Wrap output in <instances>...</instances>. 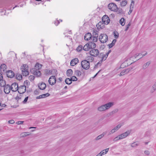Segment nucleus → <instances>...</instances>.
Masks as SVG:
<instances>
[{"mask_svg": "<svg viewBox=\"0 0 156 156\" xmlns=\"http://www.w3.org/2000/svg\"><path fill=\"white\" fill-rule=\"evenodd\" d=\"M5 85V82L3 80V78L0 80V86L1 87H4Z\"/></svg>", "mask_w": 156, "mask_h": 156, "instance_id": "473e14b6", "label": "nucleus"}, {"mask_svg": "<svg viewBox=\"0 0 156 156\" xmlns=\"http://www.w3.org/2000/svg\"><path fill=\"white\" fill-rule=\"evenodd\" d=\"M151 63L150 61H148L144 64L143 66V69H145L147 68L150 65Z\"/></svg>", "mask_w": 156, "mask_h": 156, "instance_id": "cd10ccee", "label": "nucleus"}, {"mask_svg": "<svg viewBox=\"0 0 156 156\" xmlns=\"http://www.w3.org/2000/svg\"><path fill=\"white\" fill-rule=\"evenodd\" d=\"M107 57L106 56V55H103V56H102V59H101V61H103L105 60L106 59Z\"/></svg>", "mask_w": 156, "mask_h": 156, "instance_id": "603ef678", "label": "nucleus"}, {"mask_svg": "<svg viewBox=\"0 0 156 156\" xmlns=\"http://www.w3.org/2000/svg\"><path fill=\"white\" fill-rule=\"evenodd\" d=\"M3 78L2 76V73H0V80H1Z\"/></svg>", "mask_w": 156, "mask_h": 156, "instance_id": "e2e57ef3", "label": "nucleus"}, {"mask_svg": "<svg viewBox=\"0 0 156 156\" xmlns=\"http://www.w3.org/2000/svg\"><path fill=\"white\" fill-rule=\"evenodd\" d=\"M102 20V22L106 25L108 24L110 22V20L109 17L106 15H105L103 16Z\"/></svg>", "mask_w": 156, "mask_h": 156, "instance_id": "9b49d317", "label": "nucleus"}, {"mask_svg": "<svg viewBox=\"0 0 156 156\" xmlns=\"http://www.w3.org/2000/svg\"><path fill=\"white\" fill-rule=\"evenodd\" d=\"M59 22L58 20H56L54 21V24L56 26H57L59 23Z\"/></svg>", "mask_w": 156, "mask_h": 156, "instance_id": "864d4df0", "label": "nucleus"}, {"mask_svg": "<svg viewBox=\"0 0 156 156\" xmlns=\"http://www.w3.org/2000/svg\"><path fill=\"white\" fill-rule=\"evenodd\" d=\"M38 87L41 90H44L46 87V84L44 83H41L39 84Z\"/></svg>", "mask_w": 156, "mask_h": 156, "instance_id": "5701e85b", "label": "nucleus"}, {"mask_svg": "<svg viewBox=\"0 0 156 156\" xmlns=\"http://www.w3.org/2000/svg\"><path fill=\"white\" fill-rule=\"evenodd\" d=\"M131 69H127L125 70H123L122 72H121L120 74V76H122L125 75V74H127L129 73L131 71Z\"/></svg>", "mask_w": 156, "mask_h": 156, "instance_id": "f3484780", "label": "nucleus"}, {"mask_svg": "<svg viewBox=\"0 0 156 156\" xmlns=\"http://www.w3.org/2000/svg\"><path fill=\"white\" fill-rule=\"evenodd\" d=\"M127 4V1L126 0L122 1L120 2V5L122 6H125Z\"/></svg>", "mask_w": 156, "mask_h": 156, "instance_id": "e433bc0d", "label": "nucleus"}, {"mask_svg": "<svg viewBox=\"0 0 156 156\" xmlns=\"http://www.w3.org/2000/svg\"><path fill=\"white\" fill-rule=\"evenodd\" d=\"M105 24L102 21L100 22L96 26L98 29H102L104 27Z\"/></svg>", "mask_w": 156, "mask_h": 156, "instance_id": "a211bd4d", "label": "nucleus"}, {"mask_svg": "<svg viewBox=\"0 0 156 156\" xmlns=\"http://www.w3.org/2000/svg\"><path fill=\"white\" fill-rule=\"evenodd\" d=\"M139 143L138 142H136L132 143L131 144V146L132 147H136L137 146H138L139 145Z\"/></svg>", "mask_w": 156, "mask_h": 156, "instance_id": "4c0bfd02", "label": "nucleus"}, {"mask_svg": "<svg viewBox=\"0 0 156 156\" xmlns=\"http://www.w3.org/2000/svg\"><path fill=\"white\" fill-rule=\"evenodd\" d=\"M91 50L90 51L89 54L90 55L93 57H96L99 54V51L98 49L92 48Z\"/></svg>", "mask_w": 156, "mask_h": 156, "instance_id": "6e6552de", "label": "nucleus"}, {"mask_svg": "<svg viewBox=\"0 0 156 156\" xmlns=\"http://www.w3.org/2000/svg\"><path fill=\"white\" fill-rule=\"evenodd\" d=\"M71 79L72 81H76L77 80V78L75 76H73L71 78Z\"/></svg>", "mask_w": 156, "mask_h": 156, "instance_id": "49530a36", "label": "nucleus"}, {"mask_svg": "<svg viewBox=\"0 0 156 156\" xmlns=\"http://www.w3.org/2000/svg\"><path fill=\"white\" fill-rule=\"evenodd\" d=\"M86 59L88 61H89V63L90 62H92L94 60V58L91 55H88L86 57Z\"/></svg>", "mask_w": 156, "mask_h": 156, "instance_id": "4be33fe9", "label": "nucleus"}, {"mask_svg": "<svg viewBox=\"0 0 156 156\" xmlns=\"http://www.w3.org/2000/svg\"><path fill=\"white\" fill-rule=\"evenodd\" d=\"M73 73V71L71 69H69L67 71V75L68 76H72Z\"/></svg>", "mask_w": 156, "mask_h": 156, "instance_id": "c756f323", "label": "nucleus"}, {"mask_svg": "<svg viewBox=\"0 0 156 156\" xmlns=\"http://www.w3.org/2000/svg\"><path fill=\"white\" fill-rule=\"evenodd\" d=\"M27 133H23L21 134V136L22 137H26L27 136L29 135V134H27Z\"/></svg>", "mask_w": 156, "mask_h": 156, "instance_id": "de8ad7c7", "label": "nucleus"}, {"mask_svg": "<svg viewBox=\"0 0 156 156\" xmlns=\"http://www.w3.org/2000/svg\"><path fill=\"white\" fill-rule=\"evenodd\" d=\"M119 23L122 26H124L125 24L124 18H122L119 20Z\"/></svg>", "mask_w": 156, "mask_h": 156, "instance_id": "7c9ffc66", "label": "nucleus"}, {"mask_svg": "<svg viewBox=\"0 0 156 156\" xmlns=\"http://www.w3.org/2000/svg\"><path fill=\"white\" fill-rule=\"evenodd\" d=\"M11 90L12 91L16 92L18 90V85L16 83H12L10 86Z\"/></svg>", "mask_w": 156, "mask_h": 156, "instance_id": "f8f14e48", "label": "nucleus"}, {"mask_svg": "<svg viewBox=\"0 0 156 156\" xmlns=\"http://www.w3.org/2000/svg\"><path fill=\"white\" fill-rule=\"evenodd\" d=\"M15 99H16V100L18 102H20L21 101V97H20V96H17L16 97Z\"/></svg>", "mask_w": 156, "mask_h": 156, "instance_id": "c03bdc74", "label": "nucleus"}, {"mask_svg": "<svg viewBox=\"0 0 156 156\" xmlns=\"http://www.w3.org/2000/svg\"><path fill=\"white\" fill-rule=\"evenodd\" d=\"M50 95V94L48 93H47L45 94H44L40 96H37L36 97V99H39L41 98H43L48 97Z\"/></svg>", "mask_w": 156, "mask_h": 156, "instance_id": "412c9836", "label": "nucleus"}, {"mask_svg": "<svg viewBox=\"0 0 156 156\" xmlns=\"http://www.w3.org/2000/svg\"><path fill=\"white\" fill-rule=\"evenodd\" d=\"M109 54V52H107L105 54L106 56L108 57V55Z\"/></svg>", "mask_w": 156, "mask_h": 156, "instance_id": "338daca9", "label": "nucleus"}, {"mask_svg": "<svg viewBox=\"0 0 156 156\" xmlns=\"http://www.w3.org/2000/svg\"><path fill=\"white\" fill-rule=\"evenodd\" d=\"M78 62L79 60L77 58H74L70 62V65L72 66H74L76 65Z\"/></svg>", "mask_w": 156, "mask_h": 156, "instance_id": "dca6fc26", "label": "nucleus"}, {"mask_svg": "<svg viewBox=\"0 0 156 156\" xmlns=\"http://www.w3.org/2000/svg\"><path fill=\"white\" fill-rule=\"evenodd\" d=\"M122 124H119L115 126L114 128L112 129L109 132V134H111L113 133L118 131L122 126Z\"/></svg>", "mask_w": 156, "mask_h": 156, "instance_id": "9d476101", "label": "nucleus"}, {"mask_svg": "<svg viewBox=\"0 0 156 156\" xmlns=\"http://www.w3.org/2000/svg\"><path fill=\"white\" fill-rule=\"evenodd\" d=\"M35 78V77L34 75H30L29 77V80L31 81H33Z\"/></svg>", "mask_w": 156, "mask_h": 156, "instance_id": "37998d69", "label": "nucleus"}, {"mask_svg": "<svg viewBox=\"0 0 156 156\" xmlns=\"http://www.w3.org/2000/svg\"><path fill=\"white\" fill-rule=\"evenodd\" d=\"M156 90V83H155L152 86V89L151 90V92H153Z\"/></svg>", "mask_w": 156, "mask_h": 156, "instance_id": "a19ab883", "label": "nucleus"}, {"mask_svg": "<svg viewBox=\"0 0 156 156\" xmlns=\"http://www.w3.org/2000/svg\"><path fill=\"white\" fill-rule=\"evenodd\" d=\"M83 49V47L80 45H79L76 49V51L78 52L81 51Z\"/></svg>", "mask_w": 156, "mask_h": 156, "instance_id": "72a5a7b5", "label": "nucleus"}, {"mask_svg": "<svg viewBox=\"0 0 156 156\" xmlns=\"http://www.w3.org/2000/svg\"><path fill=\"white\" fill-rule=\"evenodd\" d=\"M81 63L82 67L85 69H88L90 67V63L87 60L82 61Z\"/></svg>", "mask_w": 156, "mask_h": 156, "instance_id": "39448f33", "label": "nucleus"}, {"mask_svg": "<svg viewBox=\"0 0 156 156\" xmlns=\"http://www.w3.org/2000/svg\"><path fill=\"white\" fill-rule=\"evenodd\" d=\"M6 66L5 64H2L0 66L1 71H3V72L6 71Z\"/></svg>", "mask_w": 156, "mask_h": 156, "instance_id": "393cba45", "label": "nucleus"}, {"mask_svg": "<svg viewBox=\"0 0 156 156\" xmlns=\"http://www.w3.org/2000/svg\"><path fill=\"white\" fill-rule=\"evenodd\" d=\"M34 73L33 74L35 75H36L37 76H39L41 75V73L39 70L38 69H33Z\"/></svg>", "mask_w": 156, "mask_h": 156, "instance_id": "b1692460", "label": "nucleus"}, {"mask_svg": "<svg viewBox=\"0 0 156 156\" xmlns=\"http://www.w3.org/2000/svg\"><path fill=\"white\" fill-rule=\"evenodd\" d=\"M130 25L131 23L129 22L126 26V28L125 30V31H127L128 30Z\"/></svg>", "mask_w": 156, "mask_h": 156, "instance_id": "09e8293b", "label": "nucleus"}, {"mask_svg": "<svg viewBox=\"0 0 156 156\" xmlns=\"http://www.w3.org/2000/svg\"><path fill=\"white\" fill-rule=\"evenodd\" d=\"M96 156H102L101 154H100V153L96 155Z\"/></svg>", "mask_w": 156, "mask_h": 156, "instance_id": "774afa93", "label": "nucleus"}, {"mask_svg": "<svg viewBox=\"0 0 156 156\" xmlns=\"http://www.w3.org/2000/svg\"><path fill=\"white\" fill-rule=\"evenodd\" d=\"M28 97H27L26 98H25L24 100L22 101L23 103L24 104H26L28 100Z\"/></svg>", "mask_w": 156, "mask_h": 156, "instance_id": "8fccbe9b", "label": "nucleus"}, {"mask_svg": "<svg viewBox=\"0 0 156 156\" xmlns=\"http://www.w3.org/2000/svg\"><path fill=\"white\" fill-rule=\"evenodd\" d=\"M133 9H132L130 8V9L129 12H128V14L130 15L133 11Z\"/></svg>", "mask_w": 156, "mask_h": 156, "instance_id": "052dcab7", "label": "nucleus"}, {"mask_svg": "<svg viewBox=\"0 0 156 156\" xmlns=\"http://www.w3.org/2000/svg\"><path fill=\"white\" fill-rule=\"evenodd\" d=\"M145 135L147 136H149L151 135V133L150 132L147 131L145 133Z\"/></svg>", "mask_w": 156, "mask_h": 156, "instance_id": "4d7b16f0", "label": "nucleus"}, {"mask_svg": "<svg viewBox=\"0 0 156 156\" xmlns=\"http://www.w3.org/2000/svg\"><path fill=\"white\" fill-rule=\"evenodd\" d=\"M42 65L41 64H40L38 63H37L35 66V68L34 69H38L39 70L41 68Z\"/></svg>", "mask_w": 156, "mask_h": 156, "instance_id": "bb28decb", "label": "nucleus"}, {"mask_svg": "<svg viewBox=\"0 0 156 156\" xmlns=\"http://www.w3.org/2000/svg\"><path fill=\"white\" fill-rule=\"evenodd\" d=\"M120 68H117V69H114L113 71L115 72L116 71L118 70L119 69H120Z\"/></svg>", "mask_w": 156, "mask_h": 156, "instance_id": "69168bd1", "label": "nucleus"}, {"mask_svg": "<svg viewBox=\"0 0 156 156\" xmlns=\"http://www.w3.org/2000/svg\"><path fill=\"white\" fill-rule=\"evenodd\" d=\"M114 105V103L108 102L106 104L103 105L99 107L98 110L100 112H103L109 109Z\"/></svg>", "mask_w": 156, "mask_h": 156, "instance_id": "f257e3e1", "label": "nucleus"}, {"mask_svg": "<svg viewBox=\"0 0 156 156\" xmlns=\"http://www.w3.org/2000/svg\"><path fill=\"white\" fill-rule=\"evenodd\" d=\"M21 70L23 76H26L29 75L28 66L27 64H23L21 67Z\"/></svg>", "mask_w": 156, "mask_h": 156, "instance_id": "20e7f679", "label": "nucleus"}, {"mask_svg": "<svg viewBox=\"0 0 156 156\" xmlns=\"http://www.w3.org/2000/svg\"><path fill=\"white\" fill-rule=\"evenodd\" d=\"M23 121H18L16 122V124L18 125L21 124L23 123Z\"/></svg>", "mask_w": 156, "mask_h": 156, "instance_id": "13d9d810", "label": "nucleus"}, {"mask_svg": "<svg viewBox=\"0 0 156 156\" xmlns=\"http://www.w3.org/2000/svg\"><path fill=\"white\" fill-rule=\"evenodd\" d=\"M130 130H128L116 136L114 138L113 140L114 141H116L125 138L128 136L130 134Z\"/></svg>", "mask_w": 156, "mask_h": 156, "instance_id": "f03ea898", "label": "nucleus"}, {"mask_svg": "<svg viewBox=\"0 0 156 156\" xmlns=\"http://www.w3.org/2000/svg\"><path fill=\"white\" fill-rule=\"evenodd\" d=\"M113 34L115 38H118L119 37V33L116 31H114Z\"/></svg>", "mask_w": 156, "mask_h": 156, "instance_id": "58836bf2", "label": "nucleus"}, {"mask_svg": "<svg viewBox=\"0 0 156 156\" xmlns=\"http://www.w3.org/2000/svg\"><path fill=\"white\" fill-rule=\"evenodd\" d=\"M56 81V79L55 76H51L48 80V82L50 84L53 85L55 84Z\"/></svg>", "mask_w": 156, "mask_h": 156, "instance_id": "ddd939ff", "label": "nucleus"}, {"mask_svg": "<svg viewBox=\"0 0 156 156\" xmlns=\"http://www.w3.org/2000/svg\"><path fill=\"white\" fill-rule=\"evenodd\" d=\"M95 43L90 42L85 44L83 47V50L86 51H89L90 49L94 48L96 47Z\"/></svg>", "mask_w": 156, "mask_h": 156, "instance_id": "7ed1b4c3", "label": "nucleus"}, {"mask_svg": "<svg viewBox=\"0 0 156 156\" xmlns=\"http://www.w3.org/2000/svg\"><path fill=\"white\" fill-rule=\"evenodd\" d=\"M106 133L105 132H103L102 134H101L98 136L96 138V140H99L101 139L105 135Z\"/></svg>", "mask_w": 156, "mask_h": 156, "instance_id": "c85d7f7f", "label": "nucleus"}, {"mask_svg": "<svg viewBox=\"0 0 156 156\" xmlns=\"http://www.w3.org/2000/svg\"><path fill=\"white\" fill-rule=\"evenodd\" d=\"M109 150V148H106L105 149L103 150L100 152V154H101L102 156L106 154Z\"/></svg>", "mask_w": 156, "mask_h": 156, "instance_id": "a878e982", "label": "nucleus"}, {"mask_svg": "<svg viewBox=\"0 0 156 156\" xmlns=\"http://www.w3.org/2000/svg\"><path fill=\"white\" fill-rule=\"evenodd\" d=\"M2 107H5L6 106V105L5 104H3L2 105H1Z\"/></svg>", "mask_w": 156, "mask_h": 156, "instance_id": "0e129e2a", "label": "nucleus"}, {"mask_svg": "<svg viewBox=\"0 0 156 156\" xmlns=\"http://www.w3.org/2000/svg\"><path fill=\"white\" fill-rule=\"evenodd\" d=\"M11 90L10 86L8 85H6L4 87V92L6 94H8Z\"/></svg>", "mask_w": 156, "mask_h": 156, "instance_id": "2eb2a0df", "label": "nucleus"}, {"mask_svg": "<svg viewBox=\"0 0 156 156\" xmlns=\"http://www.w3.org/2000/svg\"><path fill=\"white\" fill-rule=\"evenodd\" d=\"M7 76L9 78H12L14 76V73L11 70H9L6 73Z\"/></svg>", "mask_w": 156, "mask_h": 156, "instance_id": "6ab92c4d", "label": "nucleus"}, {"mask_svg": "<svg viewBox=\"0 0 156 156\" xmlns=\"http://www.w3.org/2000/svg\"><path fill=\"white\" fill-rule=\"evenodd\" d=\"M137 56L136 55L135 56H132L131 57H128L125 58V62H126L127 65H130L132 63H133L134 62H135L133 59L134 58H136Z\"/></svg>", "mask_w": 156, "mask_h": 156, "instance_id": "0eeeda50", "label": "nucleus"}, {"mask_svg": "<svg viewBox=\"0 0 156 156\" xmlns=\"http://www.w3.org/2000/svg\"><path fill=\"white\" fill-rule=\"evenodd\" d=\"M91 34L90 33H88L85 34L84 39L85 40L88 41L91 38Z\"/></svg>", "mask_w": 156, "mask_h": 156, "instance_id": "aec40b11", "label": "nucleus"}, {"mask_svg": "<svg viewBox=\"0 0 156 156\" xmlns=\"http://www.w3.org/2000/svg\"><path fill=\"white\" fill-rule=\"evenodd\" d=\"M118 111V109H115L114 110H113L112 111V112H110V113H109V115H112L116 113H117Z\"/></svg>", "mask_w": 156, "mask_h": 156, "instance_id": "c9c22d12", "label": "nucleus"}, {"mask_svg": "<svg viewBox=\"0 0 156 156\" xmlns=\"http://www.w3.org/2000/svg\"><path fill=\"white\" fill-rule=\"evenodd\" d=\"M26 91V87L24 85L19 87L18 90V92L20 94H23Z\"/></svg>", "mask_w": 156, "mask_h": 156, "instance_id": "4468645a", "label": "nucleus"}, {"mask_svg": "<svg viewBox=\"0 0 156 156\" xmlns=\"http://www.w3.org/2000/svg\"><path fill=\"white\" fill-rule=\"evenodd\" d=\"M116 39H114L113 40L112 43L113 44H115L116 43Z\"/></svg>", "mask_w": 156, "mask_h": 156, "instance_id": "680f3d73", "label": "nucleus"}, {"mask_svg": "<svg viewBox=\"0 0 156 156\" xmlns=\"http://www.w3.org/2000/svg\"><path fill=\"white\" fill-rule=\"evenodd\" d=\"M92 38L93 39V43H94L97 41L98 40L97 37H93Z\"/></svg>", "mask_w": 156, "mask_h": 156, "instance_id": "3c124183", "label": "nucleus"}, {"mask_svg": "<svg viewBox=\"0 0 156 156\" xmlns=\"http://www.w3.org/2000/svg\"><path fill=\"white\" fill-rule=\"evenodd\" d=\"M144 153L146 155H149L150 154V153L148 151L145 150L144 151Z\"/></svg>", "mask_w": 156, "mask_h": 156, "instance_id": "6e6d98bb", "label": "nucleus"}, {"mask_svg": "<svg viewBox=\"0 0 156 156\" xmlns=\"http://www.w3.org/2000/svg\"><path fill=\"white\" fill-rule=\"evenodd\" d=\"M114 45V44H113L112 43H111L108 44V46H109V48H111Z\"/></svg>", "mask_w": 156, "mask_h": 156, "instance_id": "bf43d9fd", "label": "nucleus"}, {"mask_svg": "<svg viewBox=\"0 0 156 156\" xmlns=\"http://www.w3.org/2000/svg\"><path fill=\"white\" fill-rule=\"evenodd\" d=\"M16 78L17 80H20L22 79V76L21 75L18 74L16 75Z\"/></svg>", "mask_w": 156, "mask_h": 156, "instance_id": "ea45409f", "label": "nucleus"}, {"mask_svg": "<svg viewBox=\"0 0 156 156\" xmlns=\"http://www.w3.org/2000/svg\"><path fill=\"white\" fill-rule=\"evenodd\" d=\"M75 74L78 76H80L81 75V72L79 70H76L75 72Z\"/></svg>", "mask_w": 156, "mask_h": 156, "instance_id": "79ce46f5", "label": "nucleus"}, {"mask_svg": "<svg viewBox=\"0 0 156 156\" xmlns=\"http://www.w3.org/2000/svg\"><path fill=\"white\" fill-rule=\"evenodd\" d=\"M65 82L67 84H70L72 83L71 79L69 78H66L65 80Z\"/></svg>", "mask_w": 156, "mask_h": 156, "instance_id": "f704fd0d", "label": "nucleus"}, {"mask_svg": "<svg viewBox=\"0 0 156 156\" xmlns=\"http://www.w3.org/2000/svg\"><path fill=\"white\" fill-rule=\"evenodd\" d=\"M15 122L13 120H11L8 121V123L9 124H13Z\"/></svg>", "mask_w": 156, "mask_h": 156, "instance_id": "5fc2aeb1", "label": "nucleus"}, {"mask_svg": "<svg viewBox=\"0 0 156 156\" xmlns=\"http://www.w3.org/2000/svg\"><path fill=\"white\" fill-rule=\"evenodd\" d=\"M134 4H135L134 2L133 1H132L131 2V4L130 5V8H131L132 9H133L134 6Z\"/></svg>", "mask_w": 156, "mask_h": 156, "instance_id": "a18cd8bd", "label": "nucleus"}, {"mask_svg": "<svg viewBox=\"0 0 156 156\" xmlns=\"http://www.w3.org/2000/svg\"><path fill=\"white\" fill-rule=\"evenodd\" d=\"M108 7L109 9L113 11H116L117 10V7L116 4L113 3L108 4Z\"/></svg>", "mask_w": 156, "mask_h": 156, "instance_id": "1a4fd4ad", "label": "nucleus"}, {"mask_svg": "<svg viewBox=\"0 0 156 156\" xmlns=\"http://www.w3.org/2000/svg\"><path fill=\"white\" fill-rule=\"evenodd\" d=\"M99 39L101 43H105L108 40V36L105 34H101L99 37Z\"/></svg>", "mask_w": 156, "mask_h": 156, "instance_id": "423d86ee", "label": "nucleus"}, {"mask_svg": "<svg viewBox=\"0 0 156 156\" xmlns=\"http://www.w3.org/2000/svg\"><path fill=\"white\" fill-rule=\"evenodd\" d=\"M147 54V52H146V51H144L142 52V54L140 53V54H136V56H137V57L138 55H142V56L140 57V58H141L142 57H143L144 56L146 55Z\"/></svg>", "mask_w": 156, "mask_h": 156, "instance_id": "2f4dec72", "label": "nucleus"}]
</instances>
